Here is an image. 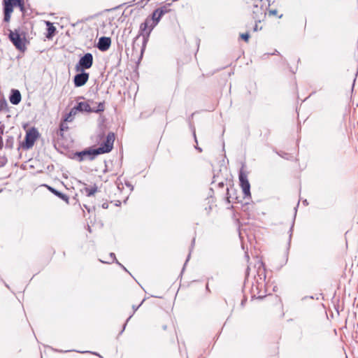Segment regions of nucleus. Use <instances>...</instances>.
I'll return each mask as SVG.
<instances>
[{
    "label": "nucleus",
    "mask_w": 358,
    "mask_h": 358,
    "mask_svg": "<svg viewBox=\"0 0 358 358\" xmlns=\"http://www.w3.org/2000/svg\"><path fill=\"white\" fill-rule=\"evenodd\" d=\"M115 138V134L113 132H110L106 136V139L104 140L103 143H101V145L97 149L93 150L92 151H83L79 152L78 155L82 160L83 159L84 157L87 155H96L109 152L113 148Z\"/></svg>",
    "instance_id": "obj_1"
},
{
    "label": "nucleus",
    "mask_w": 358,
    "mask_h": 358,
    "mask_svg": "<svg viewBox=\"0 0 358 358\" xmlns=\"http://www.w3.org/2000/svg\"><path fill=\"white\" fill-rule=\"evenodd\" d=\"M3 5L4 13L3 20L6 22L10 21L14 7H19L22 11L24 9V0H3Z\"/></svg>",
    "instance_id": "obj_2"
},
{
    "label": "nucleus",
    "mask_w": 358,
    "mask_h": 358,
    "mask_svg": "<svg viewBox=\"0 0 358 358\" xmlns=\"http://www.w3.org/2000/svg\"><path fill=\"white\" fill-rule=\"evenodd\" d=\"M21 36L22 35L19 34L17 30L10 31L9 39L13 43L16 49L24 52L27 49L26 45L27 41L24 34H23L22 37Z\"/></svg>",
    "instance_id": "obj_3"
},
{
    "label": "nucleus",
    "mask_w": 358,
    "mask_h": 358,
    "mask_svg": "<svg viewBox=\"0 0 358 358\" xmlns=\"http://www.w3.org/2000/svg\"><path fill=\"white\" fill-rule=\"evenodd\" d=\"M156 26V23L153 22L152 20H150V17H147L144 22L141 23L140 25L139 35H142L144 38V43H146L148 39L151 31Z\"/></svg>",
    "instance_id": "obj_4"
},
{
    "label": "nucleus",
    "mask_w": 358,
    "mask_h": 358,
    "mask_svg": "<svg viewBox=\"0 0 358 358\" xmlns=\"http://www.w3.org/2000/svg\"><path fill=\"white\" fill-rule=\"evenodd\" d=\"M239 182L240 186L242 189L244 198L250 199L251 193H250V184L248 179V176L245 171L241 170L239 172Z\"/></svg>",
    "instance_id": "obj_5"
},
{
    "label": "nucleus",
    "mask_w": 358,
    "mask_h": 358,
    "mask_svg": "<svg viewBox=\"0 0 358 358\" xmlns=\"http://www.w3.org/2000/svg\"><path fill=\"white\" fill-rule=\"evenodd\" d=\"M93 64V56L91 53H86L83 56L78 64L76 65V71H83L92 67Z\"/></svg>",
    "instance_id": "obj_6"
},
{
    "label": "nucleus",
    "mask_w": 358,
    "mask_h": 358,
    "mask_svg": "<svg viewBox=\"0 0 358 358\" xmlns=\"http://www.w3.org/2000/svg\"><path fill=\"white\" fill-rule=\"evenodd\" d=\"M38 136L39 134L36 129L31 128L29 129L26 133L25 141L23 144V147L27 149L31 148L34 145Z\"/></svg>",
    "instance_id": "obj_7"
},
{
    "label": "nucleus",
    "mask_w": 358,
    "mask_h": 358,
    "mask_svg": "<svg viewBox=\"0 0 358 358\" xmlns=\"http://www.w3.org/2000/svg\"><path fill=\"white\" fill-rule=\"evenodd\" d=\"M90 75L88 73L83 72L77 74L74 77V85L76 87H81L85 85L89 79Z\"/></svg>",
    "instance_id": "obj_8"
},
{
    "label": "nucleus",
    "mask_w": 358,
    "mask_h": 358,
    "mask_svg": "<svg viewBox=\"0 0 358 358\" xmlns=\"http://www.w3.org/2000/svg\"><path fill=\"white\" fill-rule=\"evenodd\" d=\"M111 44V40L109 37H101L99 40L97 47L101 51L108 50Z\"/></svg>",
    "instance_id": "obj_9"
},
{
    "label": "nucleus",
    "mask_w": 358,
    "mask_h": 358,
    "mask_svg": "<svg viewBox=\"0 0 358 358\" xmlns=\"http://www.w3.org/2000/svg\"><path fill=\"white\" fill-rule=\"evenodd\" d=\"M77 113L78 112H87V113H92L93 109L91 108L90 105L88 102H79L77 106H74Z\"/></svg>",
    "instance_id": "obj_10"
},
{
    "label": "nucleus",
    "mask_w": 358,
    "mask_h": 358,
    "mask_svg": "<svg viewBox=\"0 0 358 358\" xmlns=\"http://www.w3.org/2000/svg\"><path fill=\"white\" fill-rule=\"evenodd\" d=\"M237 190L231 188V189H227V199L229 203L231 202H235V203H240L241 201L238 200V198L236 196Z\"/></svg>",
    "instance_id": "obj_11"
},
{
    "label": "nucleus",
    "mask_w": 358,
    "mask_h": 358,
    "mask_svg": "<svg viewBox=\"0 0 358 358\" xmlns=\"http://www.w3.org/2000/svg\"><path fill=\"white\" fill-rule=\"evenodd\" d=\"M9 99L11 103L14 105L18 104L21 101L20 92L17 90H13Z\"/></svg>",
    "instance_id": "obj_12"
},
{
    "label": "nucleus",
    "mask_w": 358,
    "mask_h": 358,
    "mask_svg": "<svg viewBox=\"0 0 358 358\" xmlns=\"http://www.w3.org/2000/svg\"><path fill=\"white\" fill-rule=\"evenodd\" d=\"M282 15V13H280L279 10L276 8H269L265 13V16L271 18H281Z\"/></svg>",
    "instance_id": "obj_13"
},
{
    "label": "nucleus",
    "mask_w": 358,
    "mask_h": 358,
    "mask_svg": "<svg viewBox=\"0 0 358 358\" xmlns=\"http://www.w3.org/2000/svg\"><path fill=\"white\" fill-rule=\"evenodd\" d=\"M162 329L164 331H169L170 332L174 333V334H176L173 322L171 319H169L168 321L165 322V324H162Z\"/></svg>",
    "instance_id": "obj_14"
},
{
    "label": "nucleus",
    "mask_w": 358,
    "mask_h": 358,
    "mask_svg": "<svg viewBox=\"0 0 358 358\" xmlns=\"http://www.w3.org/2000/svg\"><path fill=\"white\" fill-rule=\"evenodd\" d=\"M46 24L48 26V34L46 37L48 38H51L56 31V28L53 26L52 23L49 21L46 22Z\"/></svg>",
    "instance_id": "obj_15"
},
{
    "label": "nucleus",
    "mask_w": 358,
    "mask_h": 358,
    "mask_svg": "<svg viewBox=\"0 0 358 358\" xmlns=\"http://www.w3.org/2000/svg\"><path fill=\"white\" fill-rule=\"evenodd\" d=\"M78 114L76 110L75 109V108H72L71 110H70V112L66 114V115L65 116L64 119V122H71L74 119V116Z\"/></svg>",
    "instance_id": "obj_16"
},
{
    "label": "nucleus",
    "mask_w": 358,
    "mask_h": 358,
    "mask_svg": "<svg viewBox=\"0 0 358 358\" xmlns=\"http://www.w3.org/2000/svg\"><path fill=\"white\" fill-rule=\"evenodd\" d=\"M84 192L87 196H93L97 192V187H85L83 189Z\"/></svg>",
    "instance_id": "obj_17"
},
{
    "label": "nucleus",
    "mask_w": 358,
    "mask_h": 358,
    "mask_svg": "<svg viewBox=\"0 0 358 358\" xmlns=\"http://www.w3.org/2000/svg\"><path fill=\"white\" fill-rule=\"evenodd\" d=\"M162 13H159L158 12L157 9H156L155 10H154V12L152 13V17H150V20H153V22H155L156 23V25L158 24V22H159L160 19H161V16H160V14Z\"/></svg>",
    "instance_id": "obj_18"
},
{
    "label": "nucleus",
    "mask_w": 358,
    "mask_h": 358,
    "mask_svg": "<svg viewBox=\"0 0 358 358\" xmlns=\"http://www.w3.org/2000/svg\"><path fill=\"white\" fill-rule=\"evenodd\" d=\"M278 155L283 159H287V160H293V159H296V157H294L292 154H289V153H287L285 152H283V151H280V152H278Z\"/></svg>",
    "instance_id": "obj_19"
},
{
    "label": "nucleus",
    "mask_w": 358,
    "mask_h": 358,
    "mask_svg": "<svg viewBox=\"0 0 358 358\" xmlns=\"http://www.w3.org/2000/svg\"><path fill=\"white\" fill-rule=\"evenodd\" d=\"M56 196H58L59 198H60L61 199H62L63 201H64L66 203H69V198L66 194H63L58 191Z\"/></svg>",
    "instance_id": "obj_20"
},
{
    "label": "nucleus",
    "mask_w": 358,
    "mask_h": 358,
    "mask_svg": "<svg viewBox=\"0 0 358 358\" xmlns=\"http://www.w3.org/2000/svg\"><path fill=\"white\" fill-rule=\"evenodd\" d=\"M105 109L104 103H99L98 105V108L96 109H93L92 113H99V112H103Z\"/></svg>",
    "instance_id": "obj_21"
},
{
    "label": "nucleus",
    "mask_w": 358,
    "mask_h": 358,
    "mask_svg": "<svg viewBox=\"0 0 358 358\" xmlns=\"http://www.w3.org/2000/svg\"><path fill=\"white\" fill-rule=\"evenodd\" d=\"M157 10H158L159 13H162L160 14L161 17H162L163 15H164L165 13H169L170 11V10L168 9L166 6H164L160 8H157Z\"/></svg>",
    "instance_id": "obj_22"
},
{
    "label": "nucleus",
    "mask_w": 358,
    "mask_h": 358,
    "mask_svg": "<svg viewBox=\"0 0 358 358\" xmlns=\"http://www.w3.org/2000/svg\"><path fill=\"white\" fill-rule=\"evenodd\" d=\"M67 122H63L60 124V131L63 132L64 131H67L69 129V127L66 124Z\"/></svg>",
    "instance_id": "obj_23"
},
{
    "label": "nucleus",
    "mask_w": 358,
    "mask_h": 358,
    "mask_svg": "<svg viewBox=\"0 0 358 358\" xmlns=\"http://www.w3.org/2000/svg\"><path fill=\"white\" fill-rule=\"evenodd\" d=\"M241 38L244 40L245 42H248L250 36L248 33L245 34H241Z\"/></svg>",
    "instance_id": "obj_24"
},
{
    "label": "nucleus",
    "mask_w": 358,
    "mask_h": 358,
    "mask_svg": "<svg viewBox=\"0 0 358 358\" xmlns=\"http://www.w3.org/2000/svg\"><path fill=\"white\" fill-rule=\"evenodd\" d=\"M47 187L55 195H56L57 194L58 191L56 190L55 189H54L53 187H52L50 186H47Z\"/></svg>",
    "instance_id": "obj_25"
},
{
    "label": "nucleus",
    "mask_w": 358,
    "mask_h": 358,
    "mask_svg": "<svg viewBox=\"0 0 358 358\" xmlns=\"http://www.w3.org/2000/svg\"><path fill=\"white\" fill-rule=\"evenodd\" d=\"M102 207L103 208H108V204L107 203H103Z\"/></svg>",
    "instance_id": "obj_26"
},
{
    "label": "nucleus",
    "mask_w": 358,
    "mask_h": 358,
    "mask_svg": "<svg viewBox=\"0 0 358 358\" xmlns=\"http://www.w3.org/2000/svg\"><path fill=\"white\" fill-rule=\"evenodd\" d=\"M255 30L257 31V25L256 24L255 27Z\"/></svg>",
    "instance_id": "obj_27"
}]
</instances>
